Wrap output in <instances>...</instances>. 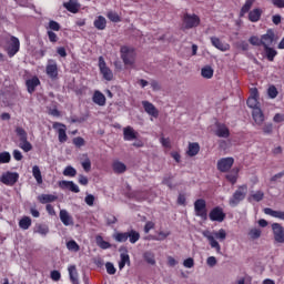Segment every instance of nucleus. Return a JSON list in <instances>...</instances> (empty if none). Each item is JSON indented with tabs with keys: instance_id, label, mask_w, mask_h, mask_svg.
<instances>
[{
	"instance_id": "69168bd1",
	"label": "nucleus",
	"mask_w": 284,
	"mask_h": 284,
	"mask_svg": "<svg viewBox=\"0 0 284 284\" xmlns=\"http://www.w3.org/2000/svg\"><path fill=\"white\" fill-rule=\"evenodd\" d=\"M105 221L108 225H114V223H116V217L112 214H108Z\"/></svg>"
},
{
	"instance_id": "6e6d98bb",
	"label": "nucleus",
	"mask_w": 284,
	"mask_h": 284,
	"mask_svg": "<svg viewBox=\"0 0 284 284\" xmlns=\"http://www.w3.org/2000/svg\"><path fill=\"white\" fill-rule=\"evenodd\" d=\"M84 172H90L92 170V162L87 158L82 163H81Z\"/></svg>"
},
{
	"instance_id": "f704fd0d",
	"label": "nucleus",
	"mask_w": 284,
	"mask_h": 284,
	"mask_svg": "<svg viewBox=\"0 0 284 284\" xmlns=\"http://www.w3.org/2000/svg\"><path fill=\"white\" fill-rule=\"evenodd\" d=\"M57 195H52V194H41L38 196V201H40L43 205L45 203H54V201H57Z\"/></svg>"
},
{
	"instance_id": "774afa93",
	"label": "nucleus",
	"mask_w": 284,
	"mask_h": 284,
	"mask_svg": "<svg viewBox=\"0 0 284 284\" xmlns=\"http://www.w3.org/2000/svg\"><path fill=\"white\" fill-rule=\"evenodd\" d=\"M52 281H61V273L59 271H51Z\"/></svg>"
},
{
	"instance_id": "de8ad7c7",
	"label": "nucleus",
	"mask_w": 284,
	"mask_h": 284,
	"mask_svg": "<svg viewBox=\"0 0 284 284\" xmlns=\"http://www.w3.org/2000/svg\"><path fill=\"white\" fill-rule=\"evenodd\" d=\"M265 54L266 58L268 59V61H274V57H276V54H278V52H276V50H274L273 48L270 47H265Z\"/></svg>"
},
{
	"instance_id": "7ed1b4c3",
	"label": "nucleus",
	"mask_w": 284,
	"mask_h": 284,
	"mask_svg": "<svg viewBox=\"0 0 284 284\" xmlns=\"http://www.w3.org/2000/svg\"><path fill=\"white\" fill-rule=\"evenodd\" d=\"M245 196H247V185L243 184L237 187V190L233 193V195L229 200V204L231 207H236L241 201H245Z\"/></svg>"
},
{
	"instance_id": "603ef678",
	"label": "nucleus",
	"mask_w": 284,
	"mask_h": 284,
	"mask_svg": "<svg viewBox=\"0 0 284 284\" xmlns=\"http://www.w3.org/2000/svg\"><path fill=\"white\" fill-rule=\"evenodd\" d=\"M63 176H77V169H74L73 166H67L63 171Z\"/></svg>"
},
{
	"instance_id": "8fccbe9b",
	"label": "nucleus",
	"mask_w": 284,
	"mask_h": 284,
	"mask_svg": "<svg viewBox=\"0 0 284 284\" xmlns=\"http://www.w3.org/2000/svg\"><path fill=\"white\" fill-rule=\"evenodd\" d=\"M12 159V155H10V152L4 151L0 153V164L9 163Z\"/></svg>"
},
{
	"instance_id": "393cba45",
	"label": "nucleus",
	"mask_w": 284,
	"mask_h": 284,
	"mask_svg": "<svg viewBox=\"0 0 284 284\" xmlns=\"http://www.w3.org/2000/svg\"><path fill=\"white\" fill-rule=\"evenodd\" d=\"M265 199V193L263 191H253L248 197L247 201L248 203H252L255 201V203H261Z\"/></svg>"
},
{
	"instance_id": "bb28decb",
	"label": "nucleus",
	"mask_w": 284,
	"mask_h": 284,
	"mask_svg": "<svg viewBox=\"0 0 284 284\" xmlns=\"http://www.w3.org/2000/svg\"><path fill=\"white\" fill-rule=\"evenodd\" d=\"M264 214L272 216L273 219H280V221H284V211H274L271 207H266L264 209Z\"/></svg>"
},
{
	"instance_id": "412c9836",
	"label": "nucleus",
	"mask_w": 284,
	"mask_h": 284,
	"mask_svg": "<svg viewBox=\"0 0 284 284\" xmlns=\"http://www.w3.org/2000/svg\"><path fill=\"white\" fill-rule=\"evenodd\" d=\"M261 43L264 48H270V45L274 43V31L267 30V32L261 37Z\"/></svg>"
},
{
	"instance_id": "72a5a7b5",
	"label": "nucleus",
	"mask_w": 284,
	"mask_h": 284,
	"mask_svg": "<svg viewBox=\"0 0 284 284\" xmlns=\"http://www.w3.org/2000/svg\"><path fill=\"white\" fill-rule=\"evenodd\" d=\"M95 243H97L98 247H100L101 250H110V247H112V244H110V242H106L105 240H103V236H101V235L95 236Z\"/></svg>"
},
{
	"instance_id": "b1692460",
	"label": "nucleus",
	"mask_w": 284,
	"mask_h": 284,
	"mask_svg": "<svg viewBox=\"0 0 284 284\" xmlns=\"http://www.w3.org/2000/svg\"><path fill=\"white\" fill-rule=\"evenodd\" d=\"M215 134L220 139H227L230 136V129L225 124L217 123Z\"/></svg>"
},
{
	"instance_id": "58836bf2",
	"label": "nucleus",
	"mask_w": 284,
	"mask_h": 284,
	"mask_svg": "<svg viewBox=\"0 0 284 284\" xmlns=\"http://www.w3.org/2000/svg\"><path fill=\"white\" fill-rule=\"evenodd\" d=\"M200 150H201V146L199 145V143L196 142L190 143L187 154L189 156H196Z\"/></svg>"
},
{
	"instance_id": "f3484780",
	"label": "nucleus",
	"mask_w": 284,
	"mask_h": 284,
	"mask_svg": "<svg viewBox=\"0 0 284 284\" xmlns=\"http://www.w3.org/2000/svg\"><path fill=\"white\" fill-rule=\"evenodd\" d=\"M33 234H39L42 239H45L50 234V226L48 224L38 223L33 227Z\"/></svg>"
},
{
	"instance_id": "13d9d810",
	"label": "nucleus",
	"mask_w": 284,
	"mask_h": 284,
	"mask_svg": "<svg viewBox=\"0 0 284 284\" xmlns=\"http://www.w3.org/2000/svg\"><path fill=\"white\" fill-rule=\"evenodd\" d=\"M73 144L75 145V148H83V145H85V140H83V138L81 136L74 138Z\"/></svg>"
},
{
	"instance_id": "a19ab883",
	"label": "nucleus",
	"mask_w": 284,
	"mask_h": 284,
	"mask_svg": "<svg viewBox=\"0 0 284 284\" xmlns=\"http://www.w3.org/2000/svg\"><path fill=\"white\" fill-rule=\"evenodd\" d=\"M121 261L119 262V270H123L125 265H130V255L128 253H121Z\"/></svg>"
},
{
	"instance_id": "5701e85b",
	"label": "nucleus",
	"mask_w": 284,
	"mask_h": 284,
	"mask_svg": "<svg viewBox=\"0 0 284 284\" xmlns=\"http://www.w3.org/2000/svg\"><path fill=\"white\" fill-rule=\"evenodd\" d=\"M253 121L256 123V125H263V122L265 121V114H263V111L261 108H256L252 111Z\"/></svg>"
},
{
	"instance_id": "2eb2a0df",
	"label": "nucleus",
	"mask_w": 284,
	"mask_h": 284,
	"mask_svg": "<svg viewBox=\"0 0 284 284\" xmlns=\"http://www.w3.org/2000/svg\"><path fill=\"white\" fill-rule=\"evenodd\" d=\"M123 139L124 141H136L139 139V132L132 126H125L123 129Z\"/></svg>"
},
{
	"instance_id": "cd10ccee",
	"label": "nucleus",
	"mask_w": 284,
	"mask_h": 284,
	"mask_svg": "<svg viewBox=\"0 0 284 284\" xmlns=\"http://www.w3.org/2000/svg\"><path fill=\"white\" fill-rule=\"evenodd\" d=\"M93 26L97 28V30H105V28H108V20L105 17L99 16L95 18Z\"/></svg>"
},
{
	"instance_id": "6e6552de",
	"label": "nucleus",
	"mask_w": 284,
	"mask_h": 284,
	"mask_svg": "<svg viewBox=\"0 0 284 284\" xmlns=\"http://www.w3.org/2000/svg\"><path fill=\"white\" fill-rule=\"evenodd\" d=\"M99 70L105 81H112L114 73L109 69L103 57L99 58Z\"/></svg>"
},
{
	"instance_id": "5fc2aeb1",
	"label": "nucleus",
	"mask_w": 284,
	"mask_h": 284,
	"mask_svg": "<svg viewBox=\"0 0 284 284\" xmlns=\"http://www.w3.org/2000/svg\"><path fill=\"white\" fill-rule=\"evenodd\" d=\"M237 174H239V171H236L235 173L226 174V179H227V181H230V183H232V185H234V183H236V181L239 179Z\"/></svg>"
},
{
	"instance_id": "338daca9",
	"label": "nucleus",
	"mask_w": 284,
	"mask_h": 284,
	"mask_svg": "<svg viewBox=\"0 0 284 284\" xmlns=\"http://www.w3.org/2000/svg\"><path fill=\"white\" fill-rule=\"evenodd\" d=\"M217 261L214 256H209L206 258V265H209V267H215Z\"/></svg>"
},
{
	"instance_id": "a18cd8bd",
	"label": "nucleus",
	"mask_w": 284,
	"mask_h": 284,
	"mask_svg": "<svg viewBox=\"0 0 284 284\" xmlns=\"http://www.w3.org/2000/svg\"><path fill=\"white\" fill-rule=\"evenodd\" d=\"M106 17L109 20L112 21V23H121V17L119 16V13H116L114 11H109L106 13Z\"/></svg>"
},
{
	"instance_id": "9b49d317",
	"label": "nucleus",
	"mask_w": 284,
	"mask_h": 284,
	"mask_svg": "<svg viewBox=\"0 0 284 284\" xmlns=\"http://www.w3.org/2000/svg\"><path fill=\"white\" fill-rule=\"evenodd\" d=\"M45 72L49 79H57L59 77V65L57 64V61L49 60L45 67Z\"/></svg>"
},
{
	"instance_id": "864d4df0",
	"label": "nucleus",
	"mask_w": 284,
	"mask_h": 284,
	"mask_svg": "<svg viewBox=\"0 0 284 284\" xmlns=\"http://www.w3.org/2000/svg\"><path fill=\"white\" fill-rule=\"evenodd\" d=\"M49 29L53 30V32H59L61 30V24L54 20L49 21Z\"/></svg>"
},
{
	"instance_id": "09e8293b",
	"label": "nucleus",
	"mask_w": 284,
	"mask_h": 284,
	"mask_svg": "<svg viewBox=\"0 0 284 284\" xmlns=\"http://www.w3.org/2000/svg\"><path fill=\"white\" fill-rule=\"evenodd\" d=\"M262 231L261 229H251L248 231V236L252 241H256V239H261Z\"/></svg>"
},
{
	"instance_id": "e433bc0d",
	"label": "nucleus",
	"mask_w": 284,
	"mask_h": 284,
	"mask_svg": "<svg viewBox=\"0 0 284 284\" xmlns=\"http://www.w3.org/2000/svg\"><path fill=\"white\" fill-rule=\"evenodd\" d=\"M32 175L36 179L38 185H41V183H43V176L41 175V169H39V165H34L32 168Z\"/></svg>"
},
{
	"instance_id": "9d476101",
	"label": "nucleus",
	"mask_w": 284,
	"mask_h": 284,
	"mask_svg": "<svg viewBox=\"0 0 284 284\" xmlns=\"http://www.w3.org/2000/svg\"><path fill=\"white\" fill-rule=\"evenodd\" d=\"M0 181L4 185L12 186L14 183H17V181H19V173L8 171L1 175Z\"/></svg>"
},
{
	"instance_id": "6ab92c4d",
	"label": "nucleus",
	"mask_w": 284,
	"mask_h": 284,
	"mask_svg": "<svg viewBox=\"0 0 284 284\" xmlns=\"http://www.w3.org/2000/svg\"><path fill=\"white\" fill-rule=\"evenodd\" d=\"M211 43L214 48H216V50H221V52H227V50H230V44L224 43L216 37H211Z\"/></svg>"
},
{
	"instance_id": "2f4dec72",
	"label": "nucleus",
	"mask_w": 284,
	"mask_h": 284,
	"mask_svg": "<svg viewBox=\"0 0 284 284\" xmlns=\"http://www.w3.org/2000/svg\"><path fill=\"white\" fill-rule=\"evenodd\" d=\"M113 168V172H115V174H123V172H125V170H128V166L125 165V163L121 162V161H114L112 164Z\"/></svg>"
},
{
	"instance_id": "ea45409f",
	"label": "nucleus",
	"mask_w": 284,
	"mask_h": 284,
	"mask_svg": "<svg viewBox=\"0 0 284 284\" xmlns=\"http://www.w3.org/2000/svg\"><path fill=\"white\" fill-rule=\"evenodd\" d=\"M201 75L203 79H212L214 77V69H212L210 65H206L202 68Z\"/></svg>"
},
{
	"instance_id": "39448f33",
	"label": "nucleus",
	"mask_w": 284,
	"mask_h": 284,
	"mask_svg": "<svg viewBox=\"0 0 284 284\" xmlns=\"http://www.w3.org/2000/svg\"><path fill=\"white\" fill-rule=\"evenodd\" d=\"M120 52L124 65H134V48L124 45L121 47Z\"/></svg>"
},
{
	"instance_id": "0eeeda50",
	"label": "nucleus",
	"mask_w": 284,
	"mask_h": 284,
	"mask_svg": "<svg viewBox=\"0 0 284 284\" xmlns=\"http://www.w3.org/2000/svg\"><path fill=\"white\" fill-rule=\"evenodd\" d=\"M195 216H200L203 221H207V204L205 200L199 199L194 202Z\"/></svg>"
},
{
	"instance_id": "e2e57ef3",
	"label": "nucleus",
	"mask_w": 284,
	"mask_h": 284,
	"mask_svg": "<svg viewBox=\"0 0 284 284\" xmlns=\"http://www.w3.org/2000/svg\"><path fill=\"white\" fill-rule=\"evenodd\" d=\"M105 267H106L108 274H111V275L116 274V268L114 267V264L108 262L105 264Z\"/></svg>"
},
{
	"instance_id": "c85d7f7f",
	"label": "nucleus",
	"mask_w": 284,
	"mask_h": 284,
	"mask_svg": "<svg viewBox=\"0 0 284 284\" xmlns=\"http://www.w3.org/2000/svg\"><path fill=\"white\" fill-rule=\"evenodd\" d=\"M41 81L37 77H33L32 79L27 80L26 85H27L28 92L32 94V92H34V90L37 89V85H39Z\"/></svg>"
},
{
	"instance_id": "f03ea898",
	"label": "nucleus",
	"mask_w": 284,
	"mask_h": 284,
	"mask_svg": "<svg viewBox=\"0 0 284 284\" xmlns=\"http://www.w3.org/2000/svg\"><path fill=\"white\" fill-rule=\"evenodd\" d=\"M201 26V18L195 13H184L182 17L183 30H192V28H199Z\"/></svg>"
},
{
	"instance_id": "aec40b11",
	"label": "nucleus",
	"mask_w": 284,
	"mask_h": 284,
	"mask_svg": "<svg viewBox=\"0 0 284 284\" xmlns=\"http://www.w3.org/2000/svg\"><path fill=\"white\" fill-rule=\"evenodd\" d=\"M60 221L65 225V227L70 225H74V220L72 219V215L68 212V210H60Z\"/></svg>"
},
{
	"instance_id": "4468645a",
	"label": "nucleus",
	"mask_w": 284,
	"mask_h": 284,
	"mask_svg": "<svg viewBox=\"0 0 284 284\" xmlns=\"http://www.w3.org/2000/svg\"><path fill=\"white\" fill-rule=\"evenodd\" d=\"M210 221H216L217 223H223L225 221V214L223 209L216 206L211 210L209 214Z\"/></svg>"
},
{
	"instance_id": "79ce46f5",
	"label": "nucleus",
	"mask_w": 284,
	"mask_h": 284,
	"mask_svg": "<svg viewBox=\"0 0 284 284\" xmlns=\"http://www.w3.org/2000/svg\"><path fill=\"white\" fill-rule=\"evenodd\" d=\"M67 250H69V252H79L81 250V246H79L77 241L70 240L69 242H67Z\"/></svg>"
},
{
	"instance_id": "f8f14e48",
	"label": "nucleus",
	"mask_w": 284,
	"mask_h": 284,
	"mask_svg": "<svg viewBox=\"0 0 284 284\" xmlns=\"http://www.w3.org/2000/svg\"><path fill=\"white\" fill-rule=\"evenodd\" d=\"M274 241L276 243H284V227L280 223L272 224Z\"/></svg>"
},
{
	"instance_id": "c756f323",
	"label": "nucleus",
	"mask_w": 284,
	"mask_h": 284,
	"mask_svg": "<svg viewBox=\"0 0 284 284\" xmlns=\"http://www.w3.org/2000/svg\"><path fill=\"white\" fill-rule=\"evenodd\" d=\"M70 281L72 284H79V273L77 272V266L71 265L68 268Z\"/></svg>"
},
{
	"instance_id": "a211bd4d",
	"label": "nucleus",
	"mask_w": 284,
	"mask_h": 284,
	"mask_svg": "<svg viewBox=\"0 0 284 284\" xmlns=\"http://www.w3.org/2000/svg\"><path fill=\"white\" fill-rule=\"evenodd\" d=\"M142 105H143L144 112H146V114H149L150 116H153L154 119H156L159 116V110H156V106H154V104H152V102L142 101Z\"/></svg>"
},
{
	"instance_id": "a878e982",
	"label": "nucleus",
	"mask_w": 284,
	"mask_h": 284,
	"mask_svg": "<svg viewBox=\"0 0 284 284\" xmlns=\"http://www.w3.org/2000/svg\"><path fill=\"white\" fill-rule=\"evenodd\" d=\"M92 101L95 105L103 108V105H105V95L101 91H94Z\"/></svg>"
},
{
	"instance_id": "c03bdc74",
	"label": "nucleus",
	"mask_w": 284,
	"mask_h": 284,
	"mask_svg": "<svg viewBox=\"0 0 284 284\" xmlns=\"http://www.w3.org/2000/svg\"><path fill=\"white\" fill-rule=\"evenodd\" d=\"M144 261L149 263V265H156V260L154 258V253L152 252H145L143 254Z\"/></svg>"
},
{
	"instance_id": "473e14b6",
	"label": "nucleus",
	"mask_w": 284,
	"mask_h": 284,
	"mask_svg": "<svg viewBox=\"0 0 284 284\" xmlns=\"http://www.w3.org/2000/svg\"><path fill=\"white\" fill-rule=\"evenodd\" d=\"M126 237L129 239V242L134 245V243L141 239V233L134 230H130L126 232Z\"/></svg>"
},
{
	"instance_id": "ddd939ff",
	"label": "nucleus",
	"mask_w": 284,
	"mask_h": 284,
	"mask_svg": "<svg viewBox=\"0 0 284 284\" xmlns=\"http://www.w3.org/2000/svg\"><path fill=\"white\" fill-rule=\"evenodd\" d=\"M233 165H234L233 158H223L217 161V170L220 172H229V170H232Z\"/></svg>"
},
{
	"instance_id": "c9c22d12",
	"label": "nucleus",
	"mask_w": 284,
	"mask_h": 284,
	"mask_svg": "<svg viewBox=\"0 0 284 284\" xmlns=\"http://www.w3.org/2000/svg\"><path fill=\"white\" fill-rule=\"evenodd\" d=\"M31 225H32V219H30V216H23L19 221L20 230H30Z\"/></svg>"
},
{
	"instance_id": "423d86ee",
	"label": "nucleus",
	"mask_w": 284,
	"mask_h": 284,
	"mask_svg": "<svg viewBox=\"0 0 284 284\" xmlns=\"http://www.w3.org/2000/svg\"><path fill=\"white\" fill-rule=\"evenodd\" d=\"M20 48H21V42L19 41V38L12 36L10 38V41L7 42L4 50L8 53V57L12 59V57H14L17 52H19Z\"/></svg>"
},
{
	"instance_id": "680f3d73",
	"label": "nucleus",
	"mask_w": 284,
	"mask_h": 284,
	"mask_svg": "<svg viewBox=\"0 0 284 284\" xmlns=\"http://www.w3.org/2000/svg\"><path fill=\"white\" fill-rule=\"evenodd\" d=\"M84 202L87 203V205H89V207H92V205H94V195L87 194V196L84 197Z\"/></svg>"
},
{
	"instance_id": "3c124183",
	"label": "nucleus",
	"mask_w": 284,
	"mask_h": 284,
	"mask_svg": "<svg viewBox=\"0 0 284 284\" xmlns=\"http://www.w3.org/2000/svg\"><path fill=\"white\" fill-rule=\"evenodd\" d=\"M246 103L252 110H256L258 108V98L250 97Z\"/></svg>"
},
{
	"instance_id": "4be33fe9",
	"label": "nucleus",
	"mask_w": 284,
	"mask_h": 284,
	"mask_svg": "<svg viewBox=\"0 0 284 284\" xmlns=\"http://www.w3.org/2000/svg\"><path fill=\"white\" fill-rule=\"evenodd\" d=\"M63 8L68 10V12H72V14H77L79 12L81 4L77 0H69L68 2L63 3Z\"/></svg>"
},
{
	"instance_id": "7c9ffc66",
	"label": "nucleus",
	"mask_w": 284,
	"mask_h": 284,
	"mask_svg": "<svg viewBox=\"0 0 284 284\" xmlns=\"http://www.w3.org/2000/svg\"><path fill=\"white\" fill-rule=\"evenodd\" d=\"M261 14H263V11H261V9H253L252 11L248 12V20L252 23H256L257 21L261 20Z\"/></svg>"
},
{
	"instance_id": "f257e3e1",
	"label": "nucleus",
	"mask_w": 284,
	"mask_h": 284,
	"mask_svg": "<svg viewBox=\"0 0 284 284\" xmlns=\"http://www.w3.org/2000/svg\"><path fill=\"white\" fill-rule=\"evenodd\" d=\"M202 235L206 241H209V245L212 250H215L216 254H222L221 244L225 239H227V232L225 229H220L219 231H210L205 230L202 232ZM220 241V243H219Z\"/></svg>"
},
{
	"instance_id": "dca6fc26",
	"label": "nucleus",
	"mask_w": 284,
	"mask_h": 284,
	"mask_svg": "<svg viewBox=\"0 0 284 284\" xmlns=\"http://www.w3.org/2000/svg\"><path fill=\"white\" fill-rule=\"evenodd\" d=\"M59 186L62 190H70V192H74V194H79V192H81V190L79 189V185H77L72 181L62 180L59 182Z\"/></svg>"
},
{
	"instance_id": "20e7f679",
	"label": "nucleus",
	"mask_w": 284,
	"mask_h": 284,
	"mask_svg": "<svg viewBox=\"0 0 284 284\" xmlns=\"http://www.w3.org/2000/svg\"><path fill=\"white\" fill-rule=\"evenodd\" d=\"M16 134L19 138L20 144L19 148L23 152H30L32 150V143L28 141V132L21 126L16 128Z\"/></svg>"
},
{
	"instance_id": "49530a36",
	"label": "nucleus",
	"mask_w": 284,
	"mask_h": 284,
	"mask_svg": "<svg viewBox=\"0 0 284 284\" xmlns=\"http://www.w3.org/2000/svg\"><path fill=\"white\" fill-rule=\"evenodd\" d=\"M113 239L116 241V243H125V241H128V232L115 233L113 234Z\"/></svg>"
},
{
	"instance_id": "bf43d9fd",
	"label": "nucleus",
	"mask_w": 284,
	"mask_h": 284,
	"mask_svg": "<svg viewBox=\"0 0 284 284\" xmlns=\"http://www.w3.org/2000/svg\"><path fill=\"white\" fill-rule=\"evenodd\" d=\"M183 265H184V267H186V270H192V267H194V258L189 257V258L184 260Z\"/></svg>"
},
{
	"instance_id": "4d7b16f0",
	"label": "nucleus",
	"mask_w": 284,
	"mask_h": 284,
	"mask_svg": "<svg viewBox=\"0 0 284 284\" xmlns=\"http://www.w3.org/2000/svg\"><path fill=\"white\" fill-rule=\"evenodd\" d=\"M267 94L270 99H276V97H278V90H276V87H270Z\"/></svg>"
},
{
	"instance_id": "1a4fd4ad",
	"label": "nucleus",
	"mask_w": 284,
	"mask_h": 284,
	"mask_svg": "<svg viewBox=\"0 0 284 284\" xmlns=\"http://www.w3.org/2000/svg\"><path fill=\"white\" fill-rule=\"evenodd\" d=\"M52 128L58 132V141L60 143H65V141H68V133H65L68 128L65 126V124L61 122H54L52 124Z\"/></svg>"
},
{
	"instance_id": "052dcab7",
	"label": "nucleus",
	"mask_w": 284,
	"mask_h": 284,
	"mask_svg": "<svg viewBox=\"0 0 284 284\" xmlns=\"http://www.w3.org/2000/svg\"><path fill=\"white\" fill-rule=\"evenodd\" d=\"M262 130L265 134H272V132L274 130V125L272 123H266V124H264Z\"/></svg>"
},
{
	"instance_id": "37998d69",
	"label": "nucleus",
	"mask_w": 284,
	"mask_h": 284,
	"mask_svg": "<svg viewBox=\"0 0 284 284\" xmlns=\"http://www.w3.org/2000/svg\"><path fill=\"white\" fill-rule=\"evenodd\" d=\"M20 8H29L30 10H33L34 4L32 3V0H14Z\"/></svg>"
},
{
	"instance_id": "0e129e2a",
	"label": "nucleus",
	"mask_w": 284,
	"mask_h": 284,
	"mask_svg": "<svg viewBox=\"0 0 284 284\" xmlns=\"http://www.w3.org/2000/svg\"><path fill=\"white\" fill-rule=\"evenodd\" d=\"M248 42L251 43V45H262L261 39L258 37H256V36H252L248 39Z\"/></svg>"
},
{
	"instance_id": "4c0bfd02",
	"label": "nucleus",
	"mask_w": 284,
	"mask_h": 284,
	"mask_svg": "<svg viewBox=\"0 0 284 284\" xmlns=\"http://www.w3.org/2000/svg\"><path fill=\"white\" fill-rule=\"evenodd\" d=\"M254 4V0H246L244 6L242 7L240 11V17L243 18L250 10H252V6Z\"/></svg>"
}]
</instances>
